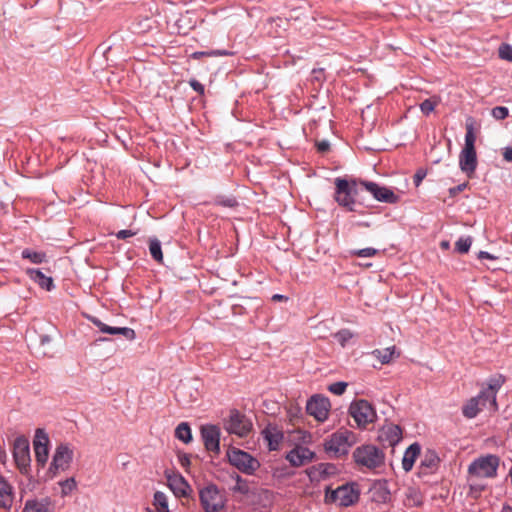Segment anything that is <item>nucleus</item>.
Segmentation results:
<instances>
[{
	"instance_id": "nucleus-56",
	"label": "nucleus",
	"mask_w": 512,
	"mask_h": 512,
	"mask_svg": "<svg viewBox=\"0 0 512 512\" xmlns=\"http://www.w3.org/2000/svg\"><path fill=\"white\" fill-rule=\"evenodd\" d=\"M501 512H512V506L504 505Z\"/></svg>"
},
{
	"instance_id": "nucleus-46",
	"label": "nucleus",
	"mask_w": 512,
	"mask_h": 512,
	"mask_svg": "<svg viewBox=\"0 0 512 512\" xmlns=\"http://www.w3.org/2000/svg\"><path fill=\"white\" fill-rule=\"evenodd\" d=\"M476 164L477 162H460V167L468 177H472L476 169Z\"/></svg>"
},
{
	"instance_id": "nucleus-36",
	"label": "nucleus",
	"mask_w": 512,
	"mask_h": 512,
	"mask_svg": "<svg viewBox=\"0 0 512 512\" xmlns=\"http://www.w3.org/2000/svg\"><path fill=\"white\" fill-rule=\"evenodd\" d=\"M472 238L471 237H461L455 243V249L457 252L464 254L467 253L471 247Z\"/></svg>"
},
{
	"instance_id": "nucleus-52",
	"label": "nucleus",
	"mask_w": 512,
	"mask_h": 512,
	"mask_svg": "<svg viewBox=\"0 0 512 512\" xmlns=\"http://www.w3.org/2000/svg\"><path fill=\"white\" fill-rule=\"evenodd\" d=\"M135 235V232L131 231V230H120L117 234H116V237L118 239H126L128 237H132Z\"/></svg>"
},
{
	"instance_id": "nucleus-14",
	"label": "nucleus",
	"mask_w": 512,
	"mask_h": 512,
	"mask_svg": "<svg viewBox=\"0 0 512 512\" xmlns=\"http://www.w3.org/2000/svg\"><path fill=\"white\" fill-rule=\"evenodd\" d=\"M201 436L207 451L214 454L220 452V429L215 425L201 427Z\"/></svg>"
},
{
	"instance_id": "nucleus-50",
	"label": "nucleus",
	"mask_w": 512,
	"mask_h": 512,
	"mask_svg": "<svg viewBox=\"0 0 512 512\" xmlns=\"http://www.w3.org/2000/svg\"><path fill=\"white\" fill-rule=\"evenodd\" d=\"M216 202L218 204H221V205L226 206V207H234L237 204V201H236L235 198H226V199L218 198L216 200Z\"/></svg>"
},
{
	"instance_id": "nucleus-57",
	"label": "nucleus",
	"mask_w": 512,
	"mask_h": 512,
	"mask_svg": "<svg viewBox=\"0 0 512 512\" xmlns=\"http://www.w3.org/2000/svg\"><path fill=\"white\" fill-rule=\"evenodd\" d=\"M298 412H300V409H299V408H297V407L295 408V411L290 410V415H291V417L296 416V415L298 414Z\"/></svg>"
},
{
	"instance_id": "nucleus-13",
	"label": "nucleus",
	"mask_w": 512,
	"mask_h": 512,
	"mask_svg": "<svg viewBox=\"0 0 512 512\" xmlns=\"http://www.w3.org/2000/svg\"><path fill=\"white\" fill-rule=\"evenodd\" d=\"M329 400L321 396H313L307 402L306 411L317 421L323 422L327 419L329 413Z\"/></svg>"
},
{
	"instance_id": "nucleus-44",
	"label": "nucleus",
	"mask_w": 512,
	"mask_h": 512,
	"mask_svg": "<svg viewBox=\"0 0 512 512\" xmlns=\"http://www.w3.org/2000/svg\"><path fill=\"white\" fill-rule=\"evenodd\" d=\"M499 57L503 60L512 61V46L502 44L499 48Z\"/></svg>"
},
{
	"instance_id": "nucleus-17",
	"label": "nucleus",
	"mask_w": 512,
	"mask_h": 512,
	"mask_svg": "<svg viewBox=\"0 0 512 512\" xmlns=\"http://www.w3.org/2000/svg\"><path fill=\"white\" fill-rule=\"evenodd\" d=\"M54 509V501L50 497H43L27 500L23 512H54Z\"/></svg>"
},
{
	"instance_id": "nucleus-9",
	"label": "nucleus",
	"mask_w": 512,
	"mask_h": 512,
	"mask_svg": "<svg viewBox=\"0 0 512 512\" xmlns=\"http://www.w3.org/2000/svg\"><path fill=\"white\" fill-rule=\"evenodd\" d=\"M13 457L20 472L27 474L31 458L29 441L25 436H19L15 439L13 445Z\"/></svg>"
},
{
	"instance_id": "nucleus-26",
	"label": "nucleus",
	"mask_w": 512,
	"mask_h": 512,
	"mask_svg": "<svg viewBox=\"0 0 512 512\" xmlns=\"http://www.w3.org/2000/svg\"><path fill=\"white\" fill-rule=\"evenodd\" d=\"M420 450L421 448L418 443H413L406 449L402 459V466L406 472L412 469L417 457L420 454Z\"/></svg>"
},
{
	"instance_id": "nucleus-39",
	"label": "nucleus",
	"mask_w": 512,
	"mask_h": 512,
	"mask_svg": "<svg viewBox=\"0 0 512 512\" xmlns=\"http://www.w3.org/2000/svg\"><path fill=\"white\" fill-rule=\"evenodd\" d=\"M48 443H49V438H48V435L46 434V432L41 429V428H38L35 432V438H34V441H33V445H40V446H48Z\"/></svg>"
},
{
	"instance_id": "nucleus-48",
	"label": "nucleus",
	"mask_w": 512,
	"mask_h": 512,
	"mask_svg": "<svg viewBox=\"0 0 512 512\" xmlns=\"http://www.w3.org/2000/svg\"><path fill=\"white\" fill-rule=\"evenodd\" d=\"M189 85L192 87L194 91H196L199 95H203L205 92V87L198 80L192 78L189 80Z\"/></svg>"
},
{
	"instance_id": "nucleus-4",
	"label": "nucleus",
	"mask_w": 512,
	"mask_h": 512,
	"mask_svg": "<svg viewBox=\"0 0 512 512\" xmlns=\"http://www.w3.org/2000/svg\"><path fill=\"white\" fill-rule=\"evenodd\" d=\"M349 414L354 419L357 427L365 429L376 420V412L372 405L366 400H358L351 403Z\"/></svg>"
},
{
	"instance_id": "nucleus-5",
	"label": "nucleus",
	"mask_w": 512,
	"mask_h": 512,
	"mask_svg": "<svg viewBox=\"0 0 512 512\" xmlns=\"http://www.w3.org/2000/svg\"><path fill=\"white\" fill-rule=\"evenodd\" d=\"M359 492L354 485L345 484L335 490L327 488L325 493V501L329 503L336 502L340 506H350L358 501Z\"/></svg>"
},
{
	"instance_id": "nucleus-19",
	"label": "nucleus",
	"mask_w": 512,
	"mask_h": 512,
	"mask_svg": "<svg viewBox=\"0 0 512 512\" xmlns=\"http://www.w3.org/2000/svg\"><path fill=\"white\" fill-rule=\"evenodd\" d=\"M92 323L102 332L107 333L111 335H123L127 339H133L135 337V332L133 329L128 327L118 328V327H111L106 324H104L99 319L93 317L91 318Z\"/></svg>"
},
{
	"instance_id": "nucleus-61",
	"label": "nucleus",
	"mask_w": 512,
	"mask_h": 512,
	"mask_svg": "<svg viewBox=\"0 0 512 512\" xmlns=\"http://www.w3.org/2000/svg\"><path fill=\"white\" fill-rule=\"evenodd\" d=\"M340 336H342V342L345 340V336H343V333H339Z\"/></svg>"
},
{
	"instance_id": "nucleus-22",
	"label": "nucleus",
	"mask_w": 512,
	"mask_h": 512,
	"mask_svg": "<svg viewBox=\"0 0 512 512\" xmlns=\"http://www.w3.org/2000/svg\"><path fill=\"white\" fill-rule=\"evenodd\" d=\"M371 498L377 503H387L390 500V490L387 481H377L373 484L371 490Z\"/></svg>"
},
{
	"instance_id": "nucleus-34",
	"label": "nucleus",
	"mask_w": 512,
	"mask_h": 512,
	"mask_svg": "<svg viewBox=\"0 0 512 512\" xmlns=\"http://www.w3.org/2000/svg\"><path fill=\"white\" fill-rule=\"evenodd\" d=\"M438 103L439 99L437 97L425 99L423 102L420 103V110L424 115L427 116L434 111Z\"/></svg>"
},
{
	"instance_id": "nucleus-49",
	"label": "nucleus",
	"mask_w": 512,
	"mask_h": 512,
	"mask_svg": "<svg viewBox=\"0 0 512 512\" xmlns=\"http://www.w3.org/2000/svg\"><path fill=\"white\" fill-rule=\"evenodd\" d=\"M427 171L425 169H418L414 174L413 181L416 187H418L422 180L426 177Z\"/></svg>"
},
{
	"instance_id": "nucleus-8",
	"label": "nucleus",
	"mask_w": 512,
	"mask_h": 512,
	"mask_svg": "<svg viewBox=\"0 0 512 512\" xmlns=\"http://www.w3.org/2000/svg\"><path fill=\"white\" fill-rule=\"evenodd\" d=\"M224 428L230 434L239 437L247 436L252 430V423L249 419L237 410H232L228 419L225 420Z\"/></svg>"
},
{
	"instance_id": "nucleus-38",
	"label": "nucleus",
	"mask_w": 512,
	"mask_h": 512,
	"mask_svg": "<svg viewBox=\"0 0 512 512\" xmlns=\"http://www.w3.org/2000/svg\"><path fill=\"white\" fill-rule=\"evenodd\" d=\"M171 486L174 490L177 491L179 495H186L187 489H189V485L183 477H179L178 479L173 480Z\"/></svg>"
},
{
	"instance_id": "nucleus-53",
	"label": "nucleus",
	"mask_w": 512,
	"mask_h": 512,
	"mask_svg": "<svg viewBox=\"0 0 512 512\" xmlns=\"http://www.w3.org/2000/svg\"><path fill=\"white\" fill-rule=\"evenodd\" d=\"M503 158L504 160H512V146L504 148Z\"/></svg>"
},
{
	"instance_id": "nucleus-55",
	"label": "nucleus",
	"mask_w": 512,
	"mask_h": 512,
	"mask_svg": "<svg viewBox=\"0 0 512 512\" xmlns=\"http://www.w3.org/2000/svg\"><path fill=\"white\" fill-rule=\"evenodd\" d=\"M449 246H450V245H449V242H448V241H442V242L440 243V247H441L442 249H448V248H449Z\"/></svg>"
},
{
	"instance_id": "nucleus-29",
	"label": "nucleus",
	"mask_w": 512,
	"mask_h": 512,
	"mask_svg": "<svg viewBox=\"0 0 512 512\" xmlns=\"http://www.w3.org/2000/svg\"><path fill=\"white\" fill-rule=\"evenodd\" d=\"M373 355L378 358L382 364H388L395 356H399V352H396L395 346H391L385 349H376L373 351Z\"/></svg>"
},
{
	"instance_id": "nucleus-11",
	"label": "nucleus",
	"mask_w": 512,
	"mask_h": 512,
	"mask_svg": "<svg viewBox=\"0 0 512 512\" xmlns=\"http://www.w3.org/2000/svg\"><path fill=\"white\" fill-rule=\"evenodd\" d=\"M73 451L67 444H60L53 455L50 470L55 474L58 471H66L72 462Z\"/></svg>"
},
{
	"instance_id": "nucleus-10",
	"label": "nucleus",
	"mask_w": 512,
	"mask_h": 512,
	"mask_svg": "<svg viewBox=\"0 0 512 512\" xmlns=\"http://www.w3.org/2000/svg\"><path fill=\"white\" fill-rule=\"evenodd\" d=\"M335 185H336L335 200L338 202L339 205L346 207L348 210L352 211L353 205L355 204V201L352 197L355 182L350 184L345 179L336 178Z\"/></svg>"
},
{
	"instance_id": "nucleus-47",
	"label": "nucleus",
	"mask_w": 512,
	"mask_h": 512,
	"mask_svg": "<svg viewBox=\"0 0 512 512\" xmlns=\"http://www.w3.org/2000/svg\"><path fill=\"white\" fill-rule=\"evenodd\" d=\"M359 257H373L377 254V250L374 248H364L354 252Z\"/></svg>"
},
{
	"instance_id": "nucleus-30",
	"label": "nucleus",
	"mask_w": 512,
	"mask_h": 512,
	"mask_svg": "<svg viewBox=\"0 0 512 512\" xmlns=\"http://www.w3.org/2000/svg\"><path fill=\"white\" fill-rule=\"evenodd\" d=\"M175 437L184 443L192 441V432L188 423L182 422L176 427Z\"/></svg>"
},
{
	"instance_id": "nucleus-41",
	"label": "nucleus",
	"mask_w": 512,
	"mask_h": 512,
	"mask_svg": "<svg viewBox=\"0 0 512 512\" xmlns=\"http://www.w3.org/2000/svg\"><path fill=\"white\" fill-rule=\"evenodd\" d=\"M249 485L246 480L241 478L239 475L236 476V484L233 487L234 492H239L241 494H248L249 493Z\"/></svg>"
},
{
	"instance_id": "nucleus-31",
	"label": "nucleus",
	"mask_w": 512,
	"mask_h": 512,
	"mask_svg": "<svg viewBox=\"0 0 512 512\" xmlns=\"http://www.w3.org/2000/svg\"><path fill=\"white\" fill-rule=\"evenodd\" d=\"M153 505L157 512H169L167 495L161 491L155 492Z\"/></svg>"
},
{
	"instance_id": "nucleus-1",
	"label": "nucleus",
	"mask_w": 512,
	"mask_h": 512,
	"mask_svg": "<svg viewBox=\"0 0 512 512\" xmlns=\"http://www.w3.org/2000/svg\"><path fill=\"white\" fill-rule=\"evenodd\" d=\"M501 459L495 454L480 455L475 458L467 469V482L472 492L480 493L485 486L480 483L483 479H495Z\"/></svg>"
},
{
	"instance_id": "nucleus-28",
	"label": "nucleus",
	"mask_w": 512,
	"mask_h": 512,
	"mask_svg": "<svg viewBox=\"0 0 512 512\" xmlns=\"http://www.w3.org/2000/svg\"><path fill=\"white\" fill-rule=\"evenodd\" d=\"M502 381L500 380H491L488 387L481 391V397H485L488 401H490L494 410H497V402H496V393L500 388Z\"/></svg>"
},
{
	"instance_id": "nucleus-43",
	"label": "nucleus",
	"mask_w": 512,
	"mask_h": 512,
	"mask_svg": "<svg viewBox=\"0 0 512 512\" xmlns=\"http://www.w3.org/2000/svg\"><path fill=\"white\" fill-rule=\"evenodd\" d=\"M315 147L317 152L321 156H325L328 152L331 151V144L328 140H319L315 142Z\"/></svg>"
},
{
	"instance_id": "nucleus-54",
	"label": "nucleus",
	"mask_w": 512,
	"mask_h": 512,
	"mask_svg": "<svg viewBox=\"0 0 512 512\" xmlns=\"http://www.w3.org/2000/svg\"><path fill=\"white\" fill-rule=\"evenodd\" d=\"M478 258L479 259H495L494 256H492L491 254H489L486 251H480L478 254Z\"/></svg>"
},
{
	"instance_id": "nucleus-45",
	"label": "nucleus",
	"mask_w": 512,
	"mask_h": 512,
	"mask_svg": "<svg viewBox=\"0 0 512 512\" xmlns=\"http://www.w3.org/2000/svg\"><path fill=\"white\" fill-rule=\"evenodd\" d=\"M347 386L346 382H335L328 387V390L335 395H342L346 391Z\"/></svg>"
},
{
	"instance_id": "nucleus-40",
	"label": "nucleus",
	"mask_w": 512,
	"mask_h": 512,
	"mask_svg": "<svg viewBox=\"0 0 512 512\" xmlns=\"http://www.w3.org/2000/svg\"><path fill=\"white\" fill-rule=\"evenodd\" d=\"M60 485L62 487V491H61L62 495L66 496L70 492H72L74 489H76L77 483H76L75 479L73 477H71V478H68V479L60 482Z\"/></svg>"
},
{
	"instance_id": "nucleus-32",
	"label": "nucleus",
	"mask_w": 512,
	"mask_h": 512,
	"mask_svg": "<svg viewBox=\"0 0 512 512\" xmlns=\"http://www.w3.org/2000/svg\"><path fill=\"white\" fill-rule=\"evenodd\" d=\"M149 251L152 258L158 263L163 262V253L161 249V243L158 239L152 238L149 240Z\"/></svg>"
},
{
	"instance_id": "nucleus-23",
	"label": "nucleus",
	"mask_w": 512,
	"mask_h": 512,
	"mask_svg": "<svg viewBox=\"0 0 512 512\" xmlns=\"http://www.w3.org/2000/svg\"><path fill=\"white\" fill-rule=\"evenodd\" d=\"M26 274L42 289L51 291L54 288L52 277L44 275L39 269L28 268L26 269Z\"/></svg>"
},
{
	"instance_id": "nucleus-35",
	"label": "nucleus",
	"mask_w": 512,
	"mask_h": 512,
	"mask_svg": "<svg viewBox=\"0 0 512 512\" xmlns=\"http://www.w3.org/2000/svg\"><path fill=\"white\" fill-rule=\"evenodd\" d=\"M34 450L37 463L44 466L48 459V446L35 445Z\"/></svg>"
},
{
	"instance_id": "nucleus-58",
	"label": "nucleus",
	"mask_w": 512,
	"mask_h": 512,
	"mask_svg": "<svg viewBox=\"0 0 512 512\" xmlns=\"http://www.w3.org/2000/svg\"><path fill=\"white\" fill-rule=\"evenodd\" d=\"M285 297L283 295H279V294H276L273 296V300H282L284 299Z\"/></svg>"
},
{
	"instance_id": "nucleus-3",
	"label": "nucleus",
	"mask_w": 512,
	"mask_h": 512,
	"mask_svg": "<svg viewBox=\"0 0 512 512\" xmlns=\"http://www.w3.org/2000/svg\"><path fill=\"white\" fill-rule=\"evenodd\" d=\"M353 437V433L348 430L337 431L325 441V451L333 457L345 455L353 444Z\"/></svg>"
},
{
	"instance_id": "nucleus-21",
	"label": "nucleus",
	"mask_w": 512,
	"mask_h": 512,
	"mask_svg": "<svg viewBox=\"0 0 512 512\" xmlns=\"http://www.w3.org/2000/svg\"><path fill=\"white\" fill-rule=\"evenodd\" d=\"M438 464L439 457L437 454L432 450L426 451L420 463V474L428 475L433 473L438 468Z\"/></svg>"
},
{
	"instance_id": "nucleus-18",
	"label": "nucleus",
	"mask_w": 512,
	"mask_h": 512,
	"mask_svg": "<svg viewBox=\"0 0 512 512\" xmlns=\"http://www.w3.org/2000/svg\"><path fill=\"white\" fill-rule=\"evenodd\" d=\"M488 400L481 397V392L476 396L470 398L462 407V414L467 419L475 418L481 411V406H484Z\"/></svg>"
},
{
	"instance_id": "nucleus-2",
	"label": "nucleus",
	"mask_w": 512,
	"mask_h": 512,
	"mask_svg": "<svg viewBox=\"0 0 512 512\" xmlns=\"http://www.w3.org/2000/svg\"><path fill=\"white\" fill-rule=\"evenodd\" d=\"M353 458L357 465L374 470L384 464L385 454L374 445H363L354 450Z\"/></svg>"
},
{
	"instance_id": "nucleus-42",
	"label": "nucleus",
	"mask_w": 512,
	"mask_h": 512,
	"mask_svg": "<svg viewBox=\"0 0 512 512\" xmlns=\"http://www.w3.org/2000/svg\"><path fill=\"white\" fill-rule=\"evenodd\" d=\"M491 115L497 120H504L509 115V110L505 106H496L492 109Z\"/></svg>"
},
{
	"instance_id": "nucleus-33",
	"label": "nucleus",
	"mask_w": 512,
	"mask_h": 512,
	"mask_svg": "<svg viewBox=\"0 0 512 512\" xmlns=\"http://www.w3.org/2000/svg\"><path fill=\"white\" fill-rule=\"evenodd\" d=\"M22 257L30 260L34 264H41L46 261V255L42 252H35L30 249H24L22 251Z\"/></svg>"
},
{
	"instance_id": "nucleus-60",
	"label": "nucleus",
	"mask_w": 512,
	"mask_h": 512,
	"mask_svg": "<svg viewBox=\"0 0 512 512\" xmlns=\"http://www.w3.org/2000/svg\"><path fill=\"white\" fill-rule=\"evenodd\" d=\"M340 336H342V342L345 340V336H343V333H339Z\"/></svg>"
},
{
	"instance_id": "nucleus-6",
	"label": "nucleus",
	"mask_w": 512,
	"mask_h": 512,
	"mask_svg": "<svg viewBox=\"0 0 512 512\" xmlns=\"http://www.w3.org/2000/svg\"><path fill=\"white\" fill-rule=\"evenodd\" d=\"M227 457L231 465L248 475L253 474L260 467V463L256 458L237 448L229 449Z\"/></svg>"
},
{
	"instance_id": "nucleus-24",
	"label": "nucleus",
	"mask_w": 512,
	"mask_h": 512,
	"mask_svg": "<svg viewBox=\"0 0 512 512\" xmlns=\"http://www.w3.org/2000/svg\"><path fill=\"white\" fill-rule=\"evenodd\" d=\"M12 503L13 488L3 476H0V508L9 509Z\"/></svg>"
},
{
	"instance_id": "nucleus-12",
	"label": "nucleus",
	"mask_w": 512,
	"mask_h": 512,
	"mask_svg": "<svg viewBox=\"0 0 512 512\" xmlns=\"http://www.w3.org/2000/svg\"><path fill=\"white\" fill-rule=\"evenodd\" d=\"M474 119L469 117L466 120L465 145L459 155V160H477L475 149L476 136L474 134Z\"/></svg>"
},
{
	"instance_id": "nucleus-59",
	"label": "nucleus",
	"mask_w": 512,
	"mask_h": 512,
	"mask_svg": "<svg viewBox=\"0 0 512 512\" xmlns=\"http://www.w3.org/2000/svg\"><path fill=\"white\" fill-rule=\"evenodd\" d=\"M509 476H510V478H511V484H512V467H511V468H510V470H509Z\"/></svg>"
},
{
	"instance_id": "nucleus-25",
	"label": "nucleus",
	"mask_w": 512,
	"mask_h": 512,
	"mask_svg": "<svg viewBox=\"0 0 512 512\" xmlns=\"http://www.w3.org/2000/svg\"><path fill=\"white\" fill-rule=\"evenodd\" d=\"M381 438L390 446L396 445L402 438V430L398 425L389 424L383 427Z\"/></svg>"
},
{
	"instance_id": "nucleus-16",
	"label": "nucleus",
	"mask_w": 512,
	"mask_h": 512,
	"mask_svg": "<svg viewBox=\"0 0 512 512\" xmlns=\"http://www.w3.org/2000/svg\"><path fill=\"white\" fill-rule=\"evenodd\" d=\"M315 453L309 448L298 445L286 456L288 462L294 467H300L313 461Z\"/></svg>"
},
{
	"instance_id": "nucleus-20",
	"label": "nucleus",
	"mask_w": 512,
	"mask_h": 512,
	"mask_svg": "<svg viewBox=\"0 0 512 512\" xmlns=\"http://www.w3.org/2000/svg\"><path fill=\"white\" fill-rule=\"evenodd\" d=\"M262 435L267 441L270 450H277L283 440V432L275 425H268Z\"/></svg>"
},
{
	"instance_id": "nucleus-7",
	"label": "nucleus",
	"mask_w": 512,
	"mask_h": 512,
	"mask_svg": "<svg viewBox=\"0 0 512 512\" xmlns=\"http://www.w3.org/2000/svg\"><path fill=\"white\" fill-rule=\"evenodd\" d=\"M200 501L205 512H218L224 508L225 498L215 485L200 490Z\"/></svg>"
},
{
	"instance_id": "nucleus-15",
	"label": "nucleus",
	"mask_w": 512,
	"mask_h": 512,
	"mask_svg": "<svg viewBox=\"0 0 512 512\" xmlns=\"http://www.w3.org/2000/svg\"><path fill=\"white\" fill-rule=\"evenodd\" d=\"M361 185H363L365 189L378 201L391 204L399 202V196L386 187H381L378 184L369 181H361Z\"/></svg>"
},
{
	"instance_id": "nucleus-51",
	"label": "nucleus",
	"mask_w": 512,
	"mask_h": 512,
	"mask_svg": "<svg viewBox=\"0 0 512 512\" xmlns=\"http://www.w3.org/2000/svg\"><path fill=\"white\" fill-rule=\"evenodd\" d=\"M468 183L465 182V183H462L458 186H455L453 188H450L449 189V193L451 196H456L458 193L462 192L466 187H467Z\"/></svg>"
},
{
	"instance_id": "nucleus-37",
	"label": "nucleus",
	"mask_w": 512,
	"mask_h": 512,
	"mask_svg": "<svg viewBox=\"0 0 512 512\" xmlns=\"http://www.w3.org/2000/svg\"><path fill=\"white\" fill-rule=\"evenodd\" d=\"M230 53L226 50L196 51L191 57L193 59H201L204 56H226Z\"/></svg>"
},
{
	"instance_id": "nucleus-27",
	"label": "nucleus",
	"mask_w": 512,
	"mask_h": 512,
	"mask_svg": "<svg viewBox=\"0 0 512 512\" xmlns=\"http://www.w3.org/2000/svg\"><path fill=\"white\" fill-rule=\"evenodd\" d=\"M403 503L406 507H419L423 503V495L416 487H408L404 493Z\"/></svg>"
}]
</instances>
